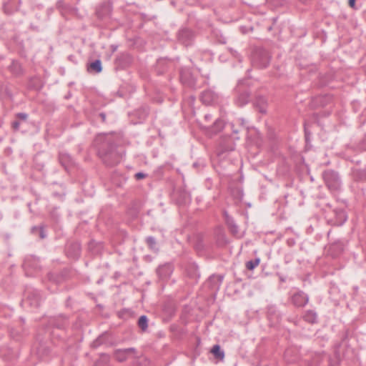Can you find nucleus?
Returning a JSON list of instances; mask_svg holds the SVG:
<instances>
[{
	"label": "nucleus",
	"instance_id": "nucleus-1",
	"mask_svg": "<svg viewBox=\"0 0 366 366\" xmlns=\"http://www.w3.org/2000/svg\"><path fill=\"white\" fill-rule=\"evenodd\" d=\"M122 135L111 132L98 135L94 139L97 155L104 165L113 167L122 160L124 151L120 147Z\"/></svg>",
	"mask_w": 366,
	"mask_h": 366
},
{
	"label": "nucleus",
	"instance_id": "nucleus-2",
	"mask_svg": "<svg viewBox=\"0 0 366 366\" xmlns=\"http://www.w3.org/2000/svg\"><path fill=\"white\" fill-rule=\"evenodd\" d=\"M252 81L249 79H243L238 81L234 89V103L237 106L242 107L247 104L252 95Z\"/></svg>",
	"mask_w": 366,
	"mask_h": 366
},
{
	"label": "nucleus",
	"instance_id": "nucleus-3",
	"mask_svg": "<svg viewBox=\"0 0 366 366\" xmlns=\"http://www.w3.org/2000/svg\"><path fill=\"white\" fill-rule=\"evenodd\" d=\"M272 55L264 47L256 46L251 53L250 61L252 66L256 69H266L270 64Z\"/></svg>",
	"mask_w": 366,
	"mask_h": 366
},
{
	"label": "nucleus",
	"instance_id": "nucleus-4",
	"mask_svg": "<svg viewBox=\"0 0 366 366\" xmlns=\"http://www.w3.org/2000/svg\"><path fill=\"white\" fill-rule=\"evenodd\" d=\"M325 218L328 224L334 226L342 225L347 219L346 211L343 208L336 207L325 212Z\"/></svg>",
	"mask_w": 366,
	"mask_h": 366
},
{
	"label": "nucleus",
	"instance_id": "nucleus-5",
	"mask_svg": "<svg viewBox=\"0 0 366 366\" xmlns=\"http://www.w3.org/2000/svg\"><path fill=\"white\" fill-rule=\"evenodd\" d=\"M349 151H353L357 153L366 152V134L360 139L357 143L353 145L347 146V149L344 153V158L347 161H350L356 165H360L362 163L361 159H357L356 157H350L347 154Z\"/></svg>",
	"mask_w": 366,
	"mask_h": 366
},
{
	"label": "nucleus",
	"instance_id": "nucleus-6",
	"mask_svg": "<svg viewBox=\"0 0 366 366\" xmlns=\"http://www.w3.org/2000/svg\"><path fill=\"white\" fill-rule=\"evenodd\" d=\"M324 181L331 191H338L342 186V181L338 172L332 170L327 169L322 174Z\"/></svg>",
	"mask_w": 366,
	"mask_h": 366
},
{
	"label": "nucleus",
	"instance_id": "nucleus-7",
	"mask_svg": "<svg viewBox=\"0 0 366 366\" xmlns=\"http://www.w3.org/2000/svg\"><path fill=\"white\" fill-rule=\"evenodd\" d=\"M51 343L45 341L37 336L36 342L34 343L33 351L41 360H45L49 357L51 353Z\"/></svg>",
	"mask_w": 366,
	"mask_h": 366
},
{
	"label": "nucleus",
	"instance_id": "nucleus-8",
	"mask_svg": "<svg viewBox=\"0 0 366 366\" xmlns=\"http://www.w3.org/2000/svg\"><path fill=\"white\" fill-rule=\"evenodd\" d=\"M113 10V2L106 0L99 3L95 9V14L98 19L106 20L111 17Z\"/></svg>",
	"mask_w": 366,
	"mask_h": 366
},
{
	"label": "nucleus",
	"instance_id": "nucleus-9",
	"mask_svg": "<svg viewBox=\"0 0 366 366\" xmlns=\"http://www.w3.org/2000/svg\"><path fill=\"white\" fill-rule=\"evenodd\" d=\"M195 37V32L189 28H182L177 34L178 42L185 46H191L194 43Z\"/></svg>",
	"mask_w": 366,
	"mask_h": 366
},
{
	"label": "nucleus",
	"instance_id": "nucleus-10",
	"mask_svg": "<svg viewBox=\"0 0 366 366\" xmlns=\"http://www.w3.org/2000/svg\"><path fill=\"white\" fill-rule=\"evenodd\" d=\"M43 300L41 292L36 289H28L25 292V302L31 307L38 308Z\"/></svg>",
	"mask_w": 366,
	"mask_h": 366
},
{
	"label": "nucleus",
	"instance_id": "nucleus-11",
	"mask_svg": "<svg viewBox=\"0 0 366 366\" xmlns=\"http://www.w3.org/2000/svg\"><path fill=\"white\" fill-rule=\"evenodd\" d=\"M71 270L68 268H64L59 272H49L46 274V279L49 282L55 285H59L70 277Z\"/></svg>",
	"mask_w": 366,
	"mask_h": 366
},
{
	"label": "nucleus",
	"instance_id": "nucleus-12",
	"mask_svg": "<svg viewBox=\"0 0 366 366\" xmlns=\"http://www.w3.org/2000/svg\"><path fill=\"white\" fill-rule=\"evenodd\" d=\"M134 61L133 56L128 52H122L114 59L116 69H125L131 66Z\"/></svg>",
	"mask_w": 366,
	"mask_h": 366
},
{
	"label": "nucleus",
	"instance_id": "nucleus-13",
	"mask_svg": "<svg viewBox=\"0 0 366 366\" xmlns=\"http://www.w3.org/2000/svg\"><path fill=\"white\" fill-rule=\"evenodd\" d=\"M332 102V96L330 94H322L313 97L309 104L311 109H317L323 108Z\"/></svg>",
	"mask_w": 366,
	"mask_h": 366
},
{
	"label": "nucleus",
	"instance_id": "nucleus-14",
	"mask_svg": "<svg viewBox=\"0 0 366 366\" xmlns=\"http://www.w3.org/2000/svg\"><path fill=\"white\" fill-rule=\"evenodd\" d=\"M201 127L205 131L207 135L212 137L223 129L224 127V122L221 118H217L212 124H201Z\"/></svg>",
	"mask_w": 366,
	"mask_h": 366
},
{
	"label": "nucleus",
	"instance_id": "nucleus-15",
	"mask_svg": "<svg viewBox=\"0 0 366 366\" xmlns=\"http://www.w3.org/2000/svg\"><path fill=\"white\" fill-rule=\"evenodd\" d=\"M81 247L78 241H68L65 246V253L66 256L72 259L76 260L81 255Z\"/></svg>",
	"mask_w": 366,
	"mask_h": 366
},
{
	"label": "nucleus",
	"instance_id": "nucleus-16",
	"mask_svg": "<svg viewBox=\"0 0 366 366\" xmlns=\"http://www.w3.org/2000/svg\"><path fill=\"white\" fill-rule=\"evenodd\" d=\"M235 144L234 140L229 136L222 137L218 143L217 154L219 156L223 154L225 152H231L234 150Z\"/></svg>",
	"mask_w": 366,
	"mask_h": 366
},
{
	"label": "nucleus",
	"instance_id": "nucleus-17",
	"mask_svg": "<svg viewBox=\"0 0 366 366\" xmlns=\"http://www.w3.org/2000/svg\"><path fill=\"white\" fill-rule=\"evenodd\" d=\"M114 358L119 362L126 361L129 357H137V351L134 347L117 349L114 352Z\"/></svg>",
	"mask_w": 366,
	"mask_h": 366
},
{
	"label": "nucleus",
	"instance_id": "nucleus-18",
	"mask_svg": "<svg viewBox=\"0 0 366 366\" xmlns=\"http://www.w3.org/2000/svg\"><path fill=\"white\" fill-rule=\"evenodd\" d=\"M215 244L219 248H224L229 244L224 229L222 227H217L213 233Z\"/></svg>",
	"mask_w": 366,
	"mask_h": 366
},
{
	"label": "nucleus",
	"instance_id": "nucleus-19",
	"mask_svg": "<svg viewBox=\"0 0 366 366\" xmlns=\"http://www.w3.org/2000/svg\"><path fill=\"white\" fill-rule=\"evenodd\" d=\"M49 326L60 330H64L69 326L68 317L64 315H59L51 317L49 320Z\"/></svg>",
	"mask_w": 366,
	"mask_h": 366
},
{
	"label": "nucleus",
	"instance_id": "nucleus-20",
	"mask_svg": "<svg viewBox=\"0 0 366 366\" xmlns=\"http://www.w3.org/2000/svg\"><path fill=\"white\" fill-rule=\"evenodd\" d=\"M200 100L205 105H213L219 102V96L214 91L207 89L201 93Z\"/></svg>",
	"mask_w": 366,
	"mask_h": 366
},
{
	"label": "nucleus",
	"instance_id": "nucleus-21",
	"mask_svg": "<svg viewBox=\"0 0 366 366\" xmlns=\"http://www.w3.org/2000/svg\"><path fill=\"white\" fill-rule=\"evenodd\" d=\"M174 268V264L172 262H166L160 264L157 268L156 272L159 279L167 280L171 277Z\"/></svg>",
	"mask_w": 366,
	"mask_h": 366
},
{
	"label": "nucleus",
	"instance_id": "nucleus-22",
	"mask_svg": "<svg viewBox=\"0 0 366 366\" xmlns=\"http://www.w3.org/2000/svg\"><path fill=\"white\" fill-rule=\"evenodd\" d=\"M290 301L295 307H303L307 304L309 297L303 291L299 290L290 297Z\"/></svg>",
	"mask_w": 366,
	"mask_h": 366
},
{
	"label": "nucleus",
	"instance_id": "nucleus-23",
	"mask_svg": "<svg viewBox=\"0 0 366 366\" xmlns=\"http://www.w3.org/2000/svg\"><path fill=\"white\" fill-rule=\"evenodd\" d=\"M179 79L181 82L190 88H195L196 80L189 69H182L179 72Z\"/></svg>",
	"mask_w": 366,
	"mask_h": 366
},
{
	"label": "nucleus",
	"instance_id": "nucleus-24",
	"mask_svg": "<svg viewBox=\"0 0 366 366\" xmlns=\"http://www.w3.org/2000/svg\"><path fill=\"white\" fill-rule=\"evenodd\" d=\"M150 112V108L147 104H142L141 107L134 110L131 116L137 119L136 123H142L144 122Z\"/></svg>",
	"mask_w": 366,
	"mask_h": 366
},
{
	"label": "nucleus",
	"instance_id": "nucleus-25",
	"mask_svg": "<svg viewBox=\"0 0 366 366\" xmlns=\"http://www.w3.org/2000/svg\"><path fill=\"white\" fill-rule=\"evenodd\" d=\"M59 162L67 172L75 166L73 157L66 152H60L59 153Z\"/></svg>",
	"mask_w": 366,
	"mask_h": 366
},
{
	"label": "nucleus",
	"instance_id": "nucleus-26",
	"mask_svg": "<svg viewBox=\"0 0 366 366\" xmlns=\"http://www.w3.org/2000/svg\"><path fill=\"white\" fill-rule=\"evenodd\" d=\"M185 273L192 284L197 283L200 277L198 266L195 263L187 264L185 268Z\"/></svg>",
	"mask_w": 366,
	"mask_h": 366
},
{
	"label": "nucleus",
	"instance_id": "nucleus-27",
	"mask_svg": "<svg viewBox=\"0 0 366 366\" xmlns=\"http://www.w3.org/2000/svg\"><path fill=\"white\" fill-rule=\"evenodd\" d=\"M223 279L224 275L222 274H212L210 276L208 280V284L211 290L217 292L220 288Z\"/></svg>",
	"mask_w": 366,
	"mask_h": 366
},
{
	"label": "nucleus",
	"instance_id": "nucleus-28",
	"mask_svg": "<svg viewBox=\"0 0 366 366\" xmlns=\"http://www.w3.org/2000/svg\"><path fill=\"white\" fill-rule=\"evenodd\" d=\"M345 248V244L342 241H337L330 245L328 249V253L333 257H337L340 255Z\"/></svg>",
	"mask_w": 366,
	"mask_h": 366
},
{
	"label": "nucleus",
	"instance_id": "nucleus-29",
	"mask_svg": "<svg viewBox=\"0 0 366 366\" xmlns=\"http://www.w3.org/2000/svg\"><path fill=\"white\" fill-rule=\"evenodd\" d=\"M8 70L16 77L21 76L24 73L21 64L19 61L14 59H13L11 64L8 66Z\"/></svg>",
	"mask_w": 366,
	"mask_h": 366
},
{
	"label": "nucleus",
	"instance_id": "nucleus-30",
	"mask_svg": "<svg viewBox=\"0 0 366 366\" xmlns=\"http://www.w3.org/2000/svg\"><path fill=\"white\" fill-rule=\"evenodd\" d=\"M254 107L261 114H266L267 107V101L265 97L262 95H257L255 97L254 101Z\"/></svg>",
	"mask_w": 366,
	"mask_h": 366
},
{
	"label": "nucleus",
	"instance_id": "nucleus-31",
	"mask_svg": "<svg viewBox=\"0 0 366 366\" xmlns=\"http://www.w3.org/2000/svg\"><path fill=\"white\" fill-rule=\"evenodd\" d=\"M207 247L205 234L197 233L194 237V248L197 252L203 251Z\"/></svg>",
	"mask_w": 366,
	"mask_h": 366
},
{
	"label": "nucleus",
	"instance_id": "nucleus-32",
	"mask_svg": "<svg viewBox=\"0 0 366 366\" xmlns=\"http://www.w3.org/2000/svg\"><path fill=\"white\" fill-rule=\"evenodd\" d=\"M28 114L24 112H19L15 114V119L11 122V128L14 132L20 129L21 122H26L28 119Z\"/></svg>",
	"mask_w": 366,
	"mask_h": 366
},
{
	"label": "nucleus",
	"instance_id": "nucleus-33",
	"mask_svg": "<svg viewBox=\"0 0 366 366\" xmlns=\"http://www.w3.org/2000/svg\"><path fill=\"white\" fill-rule=\"evenodd\" d=\"M351 176L357 182H366V169L352 168Z\"/></svg>",
	"mask_w": 366,
	"mask_h": 366
},
{
	"label": "nucleus",
	"instance_id": "nucleus-34",
	"mask_svg": "<svg viewBox=\"0 0 366 366\" xmlns=\"http://www.w3.org/2000/svg\"><path fill=\"white\" fill-rule=\"evenodd\" d=\"M28 86L30 89L39 91L43 88L44 84L40 76H34L29 78Z\"/></svg>",
	"mask_w": 366,
	"mask_h": 366
},
{
	"label": "nucleus",
	"instance_id": "nucleus-35",
	"mask_svg": "<svg viewBox=\"0 0 366 366\" xmlns=\"http://www.w3.org/2000/svg\"><path fill=\"white\" fill-rule=\"evenodd\" d=\"M86 71L90 74H99L102 71V65L100 59H95L86 64Z\"/></svg>",
	"mask_w": 366,
	"mask_h": 366
},
{
	"label": "nucleus",
	"instance_id": "nucleus-36",
	"mask_svg": "<svg viewBox=\"0 0 366 366\" xmlns=\"http://www.w3.org/2000/svg\"><path fill=\"white\" fill-rule=\"evenodd\" d=\"M302 319L309 324H316L317 323V314L313 310H307L302 315Z\"/></svg>",
	"mask_w": 366,
	"mask_h": 366
},
{
	"label": "nucleus",
	"instance_id": "nucleus-37",
	"mask_svg": "<svg viewBox=\"0 0 366 366\" xmlns=\"http://www.w3.org/2000/svg\"><path fill=\"white\" fill-rule=\"evenodd\" d=\"M19 9L14 0H9L3 4V11L6 15H11Z\"/></svg>",
	"mask_w": 366,
	"mask_h": 366
},
{
	"label": "nucleus",
	"instance_id": "nucleus-38",
	"mask_svg": "<svg viewBox=\"0 0 366 366\" xmlns=\"http://www.w3.org/2000/svg\"><path fill=\"white\" fill-rule=\"evenodd\" d=\"M31 233L39 237L40 239H44L46 237L44 225L41 224L39 226H34L31 229Z\"/></svg>",
	"mask_w": 366,
	"mask_h": 366
},
{
	"label": "nucleus",
	"instance_id": "nucleus-39",
	"mask_svg": "<svg viewBox=\"0 0 366 366\" xmlns=\"http://www.w3.org/2000/svg\"><path fill=\"white\" fill-rule=\"evenodd\" d=\"M210 352L214 358L219 361H222L224 358V352L218 344L214 345L210 350Z\"/></svg>",
	"mask_w": 366,
	"mask_h": 366
},
{
	"label": "nucleus",
	"instance_id": "nucleus-40",
	"mask_svg": "<svg viewBox=\"0 0 366 366\" xmlns=\"http://www.w3.org/2000/svg\"><path fill=\"white\" fill-rule=\"evenodd\" d=\"M23 266L24 269L34 268L35 270L40 269L39 260L34 257H30L25 259Z\"/></svg>",
	"mask_w": 366,
	"mask_h": 366
},
{
	"label": "nucleus",
	"instance_id": "nucleus-41",
	"mask_svg": "<svg viewBox=\"0 0 366 366\" xmlns=\"http://www.w3.org/2000/svg\"><path fill=\"white\" fill-rule=\"evenodd\" d=\"M137 326L141 330L142 332H146L148 330L149 319L147 315H142L139 317L137 321Z\"/></svg>",
	"mask_w": 366,
	"mask_h": 366
},
{
	"label": "nucleus",
	"instance_id": "nucleus-42",
	"mask_svg": "<svg viewBox=\"0 0 366 366\" xmlns=\"http://www.w3.org/2000/svg\"><path fill=\"white\" fill-rule=\"evenodd\" d=\"M134 315V312L132 310L128 308H124L117 312V316L119 318L124 320L133 317Z\"/></svg>",
	"mask_w": 366,
	"mask_h": 366
},
{
	"label": "nucleus",
	"instance_id": "nucleus-43",
	"mask_svg": "<svg viewBox=\"0 0 366 366\" xmlns=\"http://www.w3.org/2000/svg\"><path fill=\"white\" fill-rule=\"evenodd\" d=\"M108 334L104 332L99 335L94 341H93L92 344V347L94 348H97L100 345L107 343Z\"/></svg>",
	"mask_w": 366,
	"mask_h": 366
},
{
	"label": "nucleus",
	"instance_id": "nucleus-44",
	"mask_svg": "<svg viewBox=\"0 0 366 366\" xmlns=\"http://www.w3.org/2000/svg\"><path fill=\"white\" fill-rule=\"evenodd\" d=\"M145 242L148 246V247L154 251V252H159V247H157V241L155 238L152 236H149L146 238Z\"/></svg>",
	"mask_w": 366,
	"mask_h": 366
},
{
	"label": "nucleus",
	"instance_id": "nucleus-45",
	"mask_svg": "<svg viewBox=\"0 0 366 366\" xmlns=\"http://www.w3.org/2000/svg\"><path fill=\"white\" fill-rule=\"evenodd\" d=\"M101 248V244L97 243L94 240L90 241L89 243V249L91 250L94 254L98 253Z\"/></svg>",
	"mask_w": 366,
	"mask_h": 366
},
{
	"label": "nucleus",
	"instance_id": "nucleus-46",
	"mask_svg": "<svg viewBox=\"0 0 366 366\" xmlns=\"http://www.w3.org/2000/svg\"><path fill=\"white\" fill-rule=\"evenodd\" d=\"M260 262L259 258H255L246 262V268L248 270H253Z\"/></svg>",
	"mask_w": 366,
	"mask_h": 366
},
{
	"label": "nucleus",
	"instance_id": "nucleus-47",
	"mask_svg": "<svg viewBox=\"0 0 366 366\" xmlns=\"http://www.w3.org/2000/svg\"><path fill=\"white\" fill-rule=\"evenodd\" d=\"M109 357L107 355L102 354L99 360L95 362V366H107L109 362Z\"/></svg>",
	"mask_w": 366,
	"mask_h": 366
},
{
	"label": "nucleus",
	"instance_id": "nucleus-48",
	"mask_svg": "<svg viewBox=\"0 0 366 366\" xmlns=\"http://www.w3.org/2000/svg\"><path fill=\"white\" fill-rule=\"evenodd\" d=\"M224 216L225 217V220L228 226L231 227V229L237 230V226L234 224V220L232 219V217L229 216L226 211L224 212Z\"/></svg>",
	"mask_w": 366,
	"mask_h": 366
},
{
	"label": "nucleus",
	"instance_id": "nucleus-49",
	"mask_svg": "<svg viewBox=\"0 0 366 366\" xmlns=\"http://www.w3.org/2000/svg\"><path fill=\"white\" fill-rule=\"evenodd\" d=\"M268 4L274 7L283 6L287 3V0H267Z\"/></svg>",
	"mask_w": 366,
	"mask_h": 366
},
{
	"label": "nucleus",
	"instance_id": "nucleus-50",
	"mask_svg": "<svg viewBox=\"0 0 366 366\" xmlns=\"http://www.w3.org/2000/svg\"><path fill=\"white\" fill-rule=\"evenodd\" d=\"M94 117L96 119H100L102 123L106 122L107 114L105 112H99L94 114Z\"/></svg>",
	"mask_w": 366,
	"mask_h": 366
},
{
	"label": "nucleus",
	"instance_id": "nucleus-51",
	"mask_svg": "<svg viewBox=\"0 0 366 366\" xmlns=\"http://www.w3.org/2000/svg\"><path fill=\"white\" fill-rule=\"evenodd\" d=\"M147 176V174L140 172L136 173L134 175V177L137 180H141V179H144Z\"/></svg>",
	"mask_w": 366,
	"mask_h": 366
},
{
	"label": "nucleus",
	"instance_id": "nucleus-52",
	"mask_svg": "<svg viewBox=\"0 0 366 366\" xmlns=\"http://www.w3.org/2000/svg\"><path fill=\"white\" fill-rule=\"evenodd\" d=\"M4 92L6 96L9 98L10 99H12L13 94L11 91L4 84V89L3 92Z\"/></svg>",
	"mask_w": 366,
	"mask_h": 366
},
{
	"label": "nucleus",
	"instance_id": "nucleus-53",
	"mask_svg": "<svg viewBox=\"0 0 366 366\" xmlns=\"http://www.w3.org/2000/svg\"><path fill=\"white\" fill-rule=\"evenodd\" d=\"M213 120V116L212 114H206L204 116V124H207V123H209L210 122H212Z\"/></svg>",
	"mask_w": 366,
	"mask_h": 366
},
{
	"label": "nucleus",
	"instance_id": "nucleus-54",
	"mask_svg": "<svg viewBox=\"0 0 366 366\" xmlns=\"http://www.w3.org/2000/svg\"><path fill=\"white\" fill-rule=\"evenodd\" d=\"M164 64V61H159L157 62V72L159 75L162 74L164 71L160 69V66Z\"/></svg>",
	"mask_w": 366,
	"mask_h": 366
},
{
	"label": "nucleus",
	"instance_id": "nucleus-55",
	"mask_svg": "<svg viewBox=\"0 0 366 366\" xmlns=\"http://www.w3.org/2000/svg\"><path fill=\"white\" fill-rule=\"evenodd\" d=\"M305 137L306 142H308L310 140V137L311 135V132L307 129L306 126L305 125Z\"/></svg>",
	"mask_w": 366,
	"mask_h": 366
},
{
	"label": "nucleus",
	"instance_id": "nucleus-56",
	"mask_svg": "<svg viewBox=\"0 0 366 366\" xmlns=\"http://www.w3.org/2000/svg\"><path fill=\"white\" fill-rule=\"evenodd\" d=\"M295 239L293 238H290L287 240V244L289 247H293L295 244Z\"/></svg>",
	"mask_w": 366,
	"mask_h": 366
},
{
	"label": "nucleus",
	"instance_id": "nucleus-57",
	"mask_svg": "<svg viewBox=\"0 0 366 366\" xmlns=\"http://www.w3.org/2000/svg\"><path fill=\"white\" fill-rule=\"evenodd\" d=\"M355 2H356V0H348V4L349 6L354 9H356V6H355Z\"/></svg>",
	"mask_w": 366,
	"mask_h": 366
},
{
	"label": "nucleus",
	"instance_id": "nucleus-58",
	"mask_svg": "<svg viewBox=\"0 0 366 366\" xmlns=\"http://www.w3.org/2000/svg\"><path fill=\"white\" fill-rule=\"evenodd\" d=\"M330 366H340L338 360H331L330 363Z\"/></svg>",
	"mask_w": 366,
	"mask_h": 366
},
{
	"label": "nucleus",
	"instance_id": "nucleus-59",
	"mask_svg": "<svg viewBox=\"0 0 366 366\" xmlns=\"http://www.w3.org/2000/svg\"><path fill=\"white\" fill-rule=\"evenodd\" d=\"M4 89V84L3 81H0V94L3 93V91Z\"/></svg>",
	"mask_w": 366,
	"mask_h": 366
},
{
	"label": "nucleus",
	"instance_id": "nucleus-60",
	"mask_svg": "<svg viewBox=\"0 0 366 366\" xmlns=\"http://www.w3.org/2000/svg\"><path fill=\"white\" fill-rule=\"evenodd\" d=\"M348 332H349V331H348V330H346V331L345 332V334H344V335H343V337H342V341H344L345 339H347V338Z\"/></svg>",
	"mask_w": 366,
	"mask_h": 366
},
{
	"label": "nucleus",
	"instance_id": "nucleus-61",
	"mask_svg": "<svg viewBox=\"0 0 366 366\" xmlns=\"http://www.w3.org/2000/svg\"><path fill=\"white\" fill-rule=\"evenodd\" d=\"M277 19H278V17H277V16H276V17H273V18L272 19V25H274V24H275L277 23Z\"/></svg>",
	"mask_w": 366,
	"mask_h": 366
},
{
	"label": "nucleus",
	"instance_id": "nucleus-62",
	"mask_svg": "<svg viewBox=\"0 0 366 366\" xmlns=\"http://www.w3.org/2000/svg\"><path fill=\"white\" fill-rule=\"evenodd\" d=\"M176 327H177L176 326H174V325H172V326H171V330H172V331H176Z\"/></svg>",
	"mask_w": 366,
	"mask_h": 366
},
{
	"label": "nucleus",
	"instance_id": "nucleus-63",
	"mask_svg": "<svg viewBox=\"0 0 366 366\" xmlns=\"http://www.w3.org/2000/svg\"><path fill=\"white\" fill-rule=\"evenodd\" d=\"M53 195H54V197H61V194H59V193H57V192H54V193H53Z\"/></svg>",
	"mask_w": 366,
	"mask_h": 366
},
{
	"label": "nucleus",
	"instance_id": "nucleus-64",
	"mask_svg": "<svg viewBox=\"0 0 366 366\" xmlns=\"http://www.w3.org/2000/svg\"><path fill=\"white\" fill-rule=\"evenodd\" d=\"M273 26H274V25H271V26H269L267 28V30H268V31H272V29H273Z\"/></svg>",
	"mask_w": 366,
	"mask_h": 366
}]
</instances>
